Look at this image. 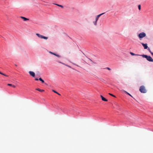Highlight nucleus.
<instances>
[{
  "label": "nucleus",
  "instance_id": "f257e3e1",
  "mask_svg": "<svg viewBox=\"0 0 153 153\" xmlns=\"http://www.w3.org/2000/svg\"><path fill=\"white\" fill-rule=\"evenodd\" d=\"M140 56H142L143 58H146L147 60L149 62H153V59L150 56H148L147 55H142Z\"/></svg>",
  "mask_w": 153,
  "mask_h": 153
},
{
  "label": "nucleus",
  "instance_id": "f03ea898",
  "mask_svg": "<svg viewBox=\"0 0 153 153\" xmlns=\"http://www.w3.org/2000/svg\"><path fill=\"white\" fill-rule=\"evenodd\" d=\"M140 91L142 93H145L146 92V90L144 86L143 85L140 87L139 89Z\"/></svg>",
  "mask_w": 153,
  "mask_h": 153
},
{
  "label": "nucleus",
  "instance_id": "7ed1b4c3",
  "mask_svg": "<svg viewBox=\"0 0 153 153\" xmlns=\"http://www.w3.org/2000/svg\"><path fill=\"white\" fill-rule=\"evenodd\" d=\"M146 36V34L144 32H142L140 33L138 35V36L140 40L142 38Z\"/></svg>",
  "mask_w": 153,
  "mask_h": 153
},
{
  "label": "nucleus",
  "instance_id": "20e7f679",
  "mask_svg": "<svg viewBox=\"0 0 153 153\" xmlns=\"http://www.w3.org/2000/svg\"><path fill=\"white\" fill-rule=\"evenodd\" d=\"M36 35L39 38H40L41 39H48V37H46L44 36H43L40 35L39 33H36Z\"/></svg>",
  "mask_w": 153,
  "mask_h": 153
},
{
  "label": "nucleus",
  "instance_id": "39448f33",
  "mask_svg": "<svg viewBox=\"0 0 153 153\" xmlns=\"http://www.w3.org/2000/svg\"><path fill=\"white\" fill-rule=\"evenodd\" d=\"M29 74L32 76L34 77L35 76V74L34 72L32 71H30L29 72Z\"/></svg>",
  "mask_w": 153,
  "mask_h": 153
},
{
  "label": "nucleus",
  "instance_id": "423d86ee",
  "mask_svg": "<svg viewBox=\"0 0 153 153\" xmlns=\"http://www.w3.org/2000/svg\"><path fill=\"white\" fill-rule=\"evenodd\" d=\"M141 43L145 49H146L147 48L148 46L147 44H144L143 43Z\"/></svg>",
  "mask_w": 153,
  "mask_h": 153
},
{
  "label": "nucleus",
  "instance_id": "0eeeda50",
  "mask_svg": "<svg viewBox=\"0 0 153 153\" xmlns=\"http://www.w3.org/2000/svg\"><path fill=\"white\" fill-rule=\"evenodd\" d=\"M104 13H101L100 14H99L97 16H96V22L97 21V20H98L99 18V17L101 16L102 15H103V14H104Z\"/></svg>",
  "mask_w": 153,
  "mask_h": 153
},
{
  "label": "nucleus",
  "instance_id": "6e6552de",
  "mask_svg": "<svg viewBox=\"0 0 153 153\" xmlns=\"http://www.w3.org/2000/svg\"><path fill=\"white\" fill-rule=\"evenodd\" d=\"M100 97L101 98L102 100L105 101H107L108 100L106 99L105 98L103 97L102 95L100 96Z\"/></svg>",
  "mask_w": 153,
  "mask_h": 153
},
{
  "label": "nucleus",
  "instance_id": "1a4fd4ad",
  "mask_svg": "<svg viewBox=\"0 0 153 153\" xmlns=\"http://www.w3.org/2000/svg\"><path fill=\"white\" fill-rule=\"evenodd\" d=\"M20 17L21 18L23 19L24 20V21H25L28 20H29L28 19L24 17L21 16Z\"/></svg>",
  "mask_w": 153,
  "mask_h": 153
},
{
  "label": "nucleus",
  "instance_id": "9d476101",
  "mask_svg": "<svg viewBox=\"0 0 153 153\" xmlns=\"http://www.w3.org/2000/svg\"><path fill=\"white\" fill-rule=\"evenodd\" d=\"M49 53H51V54H52L56 56H57L58 57H60L59 55L56 54L55 53H53L51 51L49 52Z\"/></svg>",
  "mask_w": 153,
  "mask_h": 153
},
{
  "label": "nucleus",
  "instance_id": "9b49d317",
  "mask_svg": "<svg viewBox=\"0 0 153 153\" xmlns=\"http://www.w3.org/2000/svg\"><path fill=\"white\" fill-rule=\"evenodd\" d=\"M36 90L41 92H43L44 91V90L41 89L39 88H37Z\"/></svg>",
  "mask_w": 153,
  "mask_h": 153
},
{
  "label": "nucleus",
  "instance_id": "f8f14e48",
  "mask_svg": "<svg viewBox=\"0 0 153 153\" xmlns=\"http://www.w3.org/2000/svg\"><path fill=\"white\" fill-rule=\"evenodd\" d=\"M7 85L9 86H12V87L13 88H15L16 87V86L14 85H13L12 84H7Z\"/></svg>",
  "mask_w": 153,
  "mask_h": 153
},
{
  "label": "nucleus",
  "instance_id": "ddd939ff",
  "mask_svg": "<svg viewBox=\"0 0 153 153\" xmlns=\"http://www.w3.org/2000/svg\"><path fill=\"white\" fill-rule=\"evenodd\" d=\"M130 54L132 56H140L141 55H139L135 54L134 53H132V52H130Z\"/></svg>",
  "mask_w": 153,
  "mask_h": 153
},
{
  "label": "nucleus",
  "instance_id": "4468645a",
  "mask_svg": "<svg viewBox=\"0 0 153 153\" xmlns=\"http://www.w3.org/2000/svg\"><path fill=\"white\" fill-rule=\"evenodd\" d=\"M123 91H124L128 95H129L131 97H133L131 96V95L129 93H128V92H127V91H124V90H123Z\"/></svg>",
  "mask_w": 153,
  "mask_h": 153
},
{
  "label": "nucleus",
  "instance_id": "2eb2a0df",
  "mask_svg": "<svg viewBox=\"0 0 153 153\" xmlns=\"http://www.w3.org/2000/svg\"><path fill=\"white\" fill-rule=\"evenodd\" d=\"M39 80L41 81L42 83H44V80H43L41 78H39Z\"/></svg>",
  "mask_w": 153,
  "mask_h": 153
},
{
  "label": "nucleus",
  "instance_id": "dca6fc26",
  "mask_svg": "<svg viewBox=\"0 0 153 153\" xmlns=\"http://www.w3.org/2000/svg\"><path fill=\"white\" fill-rule=\"evenodd\" d=\"M52 91L53 92H54L57 94H58V95H60V94H59L57 92H56V91H55V90H52Z\"/></svg>",
  "mask_w": 153,
  "mask_h": 153
},
{
  "label": "nucleus",
  "instance_id": "f3484780",
  "mask_svg": "<svg viewBox=\"0 0 153 153\" xmlns=\"http://www.w3.org/2000/svg\"><path fill=\"white\" fill-rule=\"evenodd\" d=\"M55 4L59 6V7H61L62 8H63V7L62 5H59V4Z\"/></svg>",
  "mask_w": 153,
  "mask_h": 153
},
{
  "label": "nucleus",
  "instance_id": "a211bd4d",
  "mask_svg": "<svg viewBox=\"0 0 153 153\" xmlns=\"http://www.w3.org/2000/svg\"><path fill=\"white\" fill-rule=\"evenodd\" d=\"M0 74H1V75H4L5 76H7V77L8 76V75H6V74H4L1 72H0Z\"/></svg>",
  "mask_w": 153,
  "mask_h": 153
},
{
  "label": "nucleus",
  "instance_id": "6ab92c4d",
  "mask_svg": "<svg viewBox=\"0 0 153 153\" xmlns=\"http://www.w3.org/2000/svg\"><path fill=\"white\" fill-rule=\"evenodd\" d=\"M138 8L139 10H141V5H138Z\"/></svg>",
  "mask_w": 153,
  "mask_h": 153
},
{
  "label": "nucleus",
  "instance_id": "aec40b11",
  "mask_svg": "<svg viewBox=\"0 0 153 153\" xmlns=\"http://www.w3.org/2000/svg\"><path fill=\"white\" fill-rule=\"evenodd\" d=\"M109 94L110 95H111V96H113V97H115V96H114V95H113V94H110V93H109Z\"/></svg>",
  "mask_w": 153,
  "mask_h": 153
},
{
  "label": "nucleus",
  "instance_id": "412c9836",
  "mask_svg": "<svg viewBox=\"0 0 153 153\" xmlns=\"http://www.w3.org/2000/svg\"><path fill=\"white\" fill-rule=\"evenodd\" d=\"M60 63H62V64L65 65V64H64V63H62V62H60ZM65 65L67 66H68L69 67H71L70 66H68V65Z\"/></svg>",
  "mask_w": 153,
  "mask_h": 153
},
{
  "label": "nucleus",
  "instance_id": "4be33fe9",
  "mask_svg": "<svg viewBox=\"0 0 153 153\" xmlns=\"http://www.w3.org/2000/svg\"><path fill=\"white\" fill-rule=\"evenodd\" d=\"M106 69L109 71L111 70V69L109 68L108 67H107L106 68Z\"/></svg>",
  "mask_w": 153,
  "mask_h": 153
},
{
  "label": "nucleus",
  "instance_id": "5701e85b",
  "mask_svg": "<svg viewBox=\"0 0 153 153\" xmlns=\"http://www.w3.org/2000/svg\"><path fill=\"white\" fill-rule=\"evenodd\" d=\"M148 50L151 53V52H152L150 50L149 48L148 49Z\"/></svg>",
  "mask_w": 153,
  "mask_h": 153
},
{
  "label": "nucleus",
  "instance_id": "b1692460",
  "mask_svg": "<svg viewBox=\"0 0 153 153\" xmlns=\"http://www.w3.org/2000/svg\"><path fill=\"white\" fill-rule=\"evenodd\" d=\"M35 80H36V81H38V80H39V79H38L37 78H36V79H35Z\"/></svg>",
  "mask_w": 153,
  "mask_h": 153
},
{
  "label": "nucleus",
  "instance_id": "393cba45",
  "mask_svg": "<svg viewBox=\"0 0 153 153\" xmlns=\"http://www.w3.org/2000/svg\"><path fill=\"white\" fill-rule=\"evenodd\" d=\"M151 54L153 56V52H151Z\"/></svg>",
  "mask_w": 153,
  "mask_h": 153
},
{
  "label": "nucleus",
  "instance_id": "a878e982",
  "mask_svg": "<svg viewBox=\"0 0 153 153\" xmlns=\"http://www.w3.org/2000/svg\"><path fill=\"white\" fill-rule=\"evenodd\" d=\"M94 24L95 25H96V22H94Z\"/></svg>",
  "mask_w": 153,
  "mask_h": 153
},
{
  "label": "nucleus",
  "instance_id": "bb28decb",
  "mask_svg": "<svg viewBox=\"0 0 153 153\" xmlns=\"http://www.w3.org/2000/svg\"><path fill=\"white\" fill-rule=\"evenodd\" d=\"M15 65L16 66H17V65H16V64H15Z\"/></svg>",
  "mask_w": 153,
  "mask_h": 153
}]
</instances>
